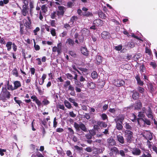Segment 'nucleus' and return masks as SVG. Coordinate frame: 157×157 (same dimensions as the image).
<instances>
[{
  "instance_id": "bf43d9fd",
  "label": "nucleus",
  "mask_w": 157,
  "mask_h": 157,
  "mask_svg": "<svg viewBox=\"0 0 157 157\" xmlns=\"http://www.w3.org/2000/svg\"><path fill=\"white\" fill-rule=\"evenodd\" d=\"M49 101L46 99H44L42 101V103L44 105H45L48 104L49 103Z\"/></svg>"
},
{
  "instance_id": "3c124183",
  "label": "nucleus",
  "mask_w": 157,
  "mask_h": 157,
  "mask_svg": "<svg viewBox=\"0 0 157 157\" xmlns=\"http://www.w3.org/2000/svg\"><path fill=\"white\" fill-rule=\"evenodd\" d=\"M57 122L56 121V117L54 118L53 122V127L55 128H56L57 127Z\"/></svg>"
},
{
  "instance_id": "0e129e2a",
  "label": "nucleus",
  "mask_w": 157,
  "mask_h": 157,
  "mask_svg": "<svg viewBox=\"0 0 157 157\" xmlns=\"http://www.w3.org/2000/svg\"><path fill=\"white\" fill-rule=\"evenodd\" d=\"M51 34L53 36H55L56 35V32L55 29L53 28H52L51 31Z\"/></svg>"
},
{
  "instance_id": "a19ab883",
  "label": "nucleus",
  "mask_w": 157,
  "mask_h": 157,
  "mask_svg": "<svg viewBox=\"0 0 157 157\" xmlns=\"http://www.w3.org/2000/svg\"><path fill=\"white\" fill-rule=\"evenodd\" d=\"M33 42H34V47L35 48V50L36 51L39 50L40 49V46L36 44L35 40L34 39H33Z\"/></svg>"
},
{
  "instance_id": "09e8293b",
  "label": "nucleus",
  "mask_w": 157,
  "mask_h": 157,
  "mask_svg": "<svg viewBox=\"0 0 157 157\" xmlns=\"http://www.w3.org/2000/svg\"><path fill=\"white\" fill-rule=\"evenodd\" d=\"M69 54L72 57H75L76 56V54L75 51H70L69 52Z\"/></svg>"
},
{
  "instance_id": "c03bdc74",
  "label": "nucleus",
  "mask_w": 157,
  "mask_h": 157,
  "mask_svg": "<svg viewBox=\"0 0 157 157\" xmlns=\"http://www.w3.org/2000/svg\"><path fill=\"white\" fill-rule=\"evenodd\" d=\"M85 137L87 140H91L92 138V135L91 134L88 133L85 135Z\"/></svg>"
},
{
  "instance_id": "79ce46f5",
  "label": "nucleus",
  "mask_w": 157,
  "mask_h": 157,
  "mask_svg": "<svg viewBox=\"0 0 157 157\" xmlns=\"http://www.w3.org/2000/svg\"><path fill=\"white\" fill-rule=\"evenodd\" d=\"M145 113L143 112V111L142 110L141 111L139 112L138 117H140L144 118L145 117Z\"/></svg>"
},
{
  "instance_id": "f8f14e48",
  "label": "nucleus",
  "mask_w": 157,
  "mask_h": 157,
  "mask_svg": "<svg viewBox=\"0 0 157 157\" xmlns=\"http://www.w3.org/2000/svg\"><path fill=\"white\" fill-rule=\"evenodd\" d=\"M117 140L121 144H122L124 143V140L123 136L120 135H117Z\"/></svg>"
},
{
  "instance_id": "c9c22d12",
  "label": "nucleus",
  "mask_w": 157,
  "mask_h": 157,
  "mask_svg": "<svg viewBox=\"0 0 157 157\" xmlns=\"http://www.w3.org/2000/svg\"><path fill=\"white\" fill-rule=\"evenodd\" d=\"M147 137L150 140H151L153 138L152 133L150 132H147Z\"/></svg>"
},
{
  "instance_id": "774afa93",
  "label": "nucleus",
  "mask_w": 157,
  "mask_h": 157,
  "mask_svg": "<svg viewBox=\"0 0 157 157\" xmlns=\"http://www.w3.org/2000/svg\"><path fill=\"white\" fill-rule=\"evenodd\" d=\"M66 76L68 79L70 80H72L73 79V76L70 74L67 73L66 74Z\"/></svg>"
},
{
  "instance_id": "ddd939ff",
  "label": "nucleus",
  "mask_w": 157,
  "mask_h": 157,
  "mask_svg": "<svg viewBox=\"0 0 157 157\" xmlns=\"http://www.w3.org/2000/svg\"><path fill=\"white\" fill-rule=\"evenodd\" d=\"M142 103L140 101H138L135 102L134 108L136 109L139 110L142 107Z\"/></svg>"
},
{
  "instance_id": "7c9ffc66",
  "label": "nucleus",
  "mask_w": 157,
  "mask_h": 157,
  "mask_svg": "<svg viewBox=\"0 0 157 157\" xmlns=\"http://www.w3.org/2000/svg\"><path fill=\"white\" fill-rule=\"evenodd\" d=\"M82 15L87 17H91L93 16L92 13L89 11H86L82 13Z\"/></svg>"
},
{
  "instance_id": "338daca9",
  "label": "nucleus",
  "mask_w": 157,
  "mask_h": 157,
  "mask_svg": "<svg viewBox=\"0 0 157 157\" xmlns=\"http://www.w3.org/2000/svg\"><path fill=\"white\" fill-rule=\"evenodd\" d=\"M69 115L71 117L73 118H74L76 116V114H75L73 111H71L69 112Z\"/></svg>"
},
{
  "instance_id": "8fccbe9b",
  "label": "nucleus",
  "mask_w": 157,
  "mask_h": 157,
  "mask_svg": "<svg viewBox=\"0 0 157 157\" xmlns=\"http://www.w3.org/2000/svg\"><path fill=\"white\" fill-rule=\"evenodd\" d=\"M36 89L38 90L39 93L40 95H41L43 94V92L41 89L40 87H39L36 86Z\"/></svg>"
},
{
  "instance_id": "cd10ccee",
  "label": "nucleus",
  "mask_w": 157,
  "mask_h": 157,
  "mask_svg": "<svg viewBox=\"0 0 157 157\" xmlns=\"http://www.w3.org/2000/svg\"><path fill=\"white\" fill-rule=\"evenodd\" d=\"M98 124L101 127L103 128H106L107 126V124L104 122L103 121H98L97 122Z\"/></svg>"
},
{
  "instance_id": "13d9d810",
  "label": "nucleus",
  "mask_w": 157,
  "mask_h": 157,
  "mask_svg": "<svg viewBox=\"0 0 157 157\" xmlns=\"http://www.w3.org/2000/svg\"><path fill=\"white\" fill-rule=\"evenodd\" d=\"M101 117L103 120H105L108 118L107 115L105 113H102L101 115Z\"/></svg>"
},
{
  "instance_id": "72a5a7b5",
  "label": "nucleus",
  "mask_w": 157,
  "mask_h": 157,
  "mask_svg": "<svg viewBox=\"0 0 157 157\" xmlns=\"http://www.w3.org/2000/svg\"><path fill=\"white\" fill-rule=\"evenodd\" d=\"M108 33L106 31H104L102 33L101 36L103 39H106L107 36H108Z\"/></svg>"
},
{
  "instance_id": "864d4df0",
  "label": "nucleus",
  "mask_w": 157,
  "mask_h": 157,
  "mask_svg": "<svg viewBox=\"0 0 157 157\" xmlns=\"http://www.w3.org/2000/svg\"><path fill=\"white\" fill-rule=\"evenodd\" d=\"M58 48L57 47L54 46L52 48V51L53 52H57L58 54H59L61 52V51L59 52L58 51Z\"/></svg>"
},
{
  "instance_id": "423d86ee",
  "label": "nucleus",
  "mask_w": 157,
  "mask_h": 157,
  "mask_svg": "<svg viewBox=\"0 0 157 157\" xmlns=\"http://www.w3.org/2000/svg\"><path fill=\"white\" fill-rule=\"evenodd\" d=\"M59 10L56 11L57 16L60 17L63 16L64 14L65 8L62 6H59L58 7Z\"/></svg>"
},
{
  "instance_id": "a878e982",
  "label": "nucleus",
  "mask_w": 157,
  "mask_h": 157,
  "mask_svg": "<svg viewBox=\"0 0 157 157\" xmlns=\"http://www.w3.org/2000/svg\"><path fill=\"white\" fill-rule=\"evenodd\" d=\"M103 58L100 56H97L96 57V59L98 64H100L102 61Z\"/></svg>"
},
{
  "instance_id": "20e7f679",
  "label": "nucleus",
  "mask_w": 157,
  "mask_h": 157,
  "mask_svg": "<svg viewBox=\"0 0 157 157\" xmlns=\"http://www.w3.org/2000/svg\"><path fill=\"white\" fill-rule=\"evenodd\" d=\"M133 133L131 131L126 130L124 132L125 137L128 143H130L132 140Z\"/></svg>"
},
{
  "instance_id": "6e6d98bb",
  "label": "nucleus",
  "mask_w": 157,
  "mask_h": 157,
  "mask_svg": "<svg viewBox=\"0 0 157 157\" xmlns=\"http://www.w3.org/2000/svg\"><path fill=\"white\" fill-rule=\"evenodd\" d=\"M17 98L15 97L14 98V100L15 102L18 104L19 106H20V104L22 103V101L21 100H17Z\"/></svg>"
},
{
  "instance_id": "f03ea898",
  "label": "nucleus",
  "mask_w": 157,
  "mask_h": 157,
  "mask_svg": "<svg viewBox=\"0 0 157 157\" xmlns=\"http://www.w3.org/2000/svg\"><path fill=\"white\" fill-rule=\"evenodd\" d=\"M74 126L78 133H84L82 131L85 132L87 131L85 125L82 122L78 123L75 122L74 124Z\"/></svg>"
},
{
  "instance_id": "4be33fe9",
  "label": "nucleus",
  "mask_w": 157,
  "mask_h": 157,
  "mask_svg": "<svg viewBox=\"0 0 157 157\" xmlns=\"http://www.w3.org/2000/svg\"><path fill=\"white\" fill-rule=\"evenodd\" d=\"M133 94L132 95V97L133 99L134 100L137 99L139 97V93L137 91H134L133 90L132 91Z\"/></svg>"
},
{
  "instance_id": "69168bd1",
  "label": "nucleus",
  "mask_w": 157,
  "mask_h": 157,
  "mask_svg": "<svg viewBox=\"0 0 157 157\" xmlns=\"http://www.w3.org/2000/svg\"><path fill=\"white\" fill-rule=\"evenodd\" d=\"M35 102L37 104L38 106H40L42 105V103L41 101L37 98L35 101Z\"/></svg>"
},
{
  "instance_id": "dca6fc26",
  "label": "nucleus",
  "mask_w": 157,
  "mask_h": 157,
  "mask_svg": "<svg viewBox=\"0 0 157 157\" xmlns=\"http://www.w3.org/2000/svg\"><path fill=\"white\" fill-rule=\"evenodd\" d=\"M116 123V128L118 130H122L123 128V123L115 122Z\"/></svg>"
},
{
  "instance_id": "473e14b6",
  "label": "nucleus",
  "mask_w": 157,
  "mask_h": 157,
  "mask_svg": "<svg viewBox=\"0 0 157 157\" xmlns=\"http://www.w3.org/2000/svg\"><path fill=\"white\" fill-rule=\"evenodd\" d=\"M147 145L148 147V148L151 150V149H153V147L154 146H155V145H153V143L152 142H150L149 141H147Z\"/></svg>"
},
{
  "instance_id": "9d476101",
  "label": "nucleus",
  "mask_w": 157,
  "mask_h": 157,
  "mask_svg": "<svg viewBox=\"0 0 157 157\" xmlns=\"http://www.w3.org/2000/svg\"><path fill=\"white\" fill-rule=\"evenodd\" d=\"M29 8L28 6H23L22 9L21 10L22 14L24 16L26 15L27 13L28 12Z\"/></svg>"
},
{
  "instance_id": "e2e57ef3",
  "label": "nucleus",
  "mask_w": 157,
  "mask_h": 157,
  "mask_svg": "<svg viewBox=\"0 0 157 157\" xmlns=\"http://www.w3.org/2000/svg\"><path fill=\"white\" fill-rule=\"evenodd\" d=\"M70 85H71L70 84V82L69 81H67L65 82V83L64 84V86L65 87H67V86H69Z\"/></svg>"
},
{
  "instance_id": "ea45409f",
  "label": "nucleus",
  "mask_w": 157,
  "mask_h": 157,
  "mask_svg": "<svg viewBox=\"0 0 157 157\" xmlns=\"http://www.w3.org/2000/svg\"><path fill=\"white\" fill-rule=\"evenodd\" d=\"M94 130L97 132V133H99L101 131L98 125H95L94 127Z\"/></svg>"
},
{
  "instance_id": "6ab92c4d",
  "label": "nucleus",
  "mask_w": 157,
  "mask_h": 157,
  "mask_svg": "<svg viewBox=\"0 0 157 157\" xmlns=\"http://www.w3.org/2000/svg\"><path fill=\"white\" fill-rule=\"evenodd\" d=\"M14 87L15 90L17 89L18 88L20 87L21 86V83L20 81H16L13 82Z\"/></svg>"
},
{
  "instance_id": "4468645a",
  "label": "nucleus",
  "mask_w": 157,
  "mask_h": 157,
  "mask_svg": "<svg viewBox=\"0 0 157 157\" xmlns=\"http://www.w3.org/2000/svg\"><path fill=\"white\" fill-rule=\"evenodd\" d=\"M81 51L82 54L85 56H87L88 55V51L85 47H81Z\"/></svg>"
},
{
  "instance_id": "6e6552de",
  "label": "nucleus",
  "mask_w": 157,
  "mask_h": 157,
  "mask_svg": "<svg viewBox=\"0 0 157 157\" xmlns=\"http://www.w3.org/2000/svg\"><path fill=\"white\" fill-rule=\"evenodd\" d=\"M125 118V115L122 114H120L115 118L114 121L115 122L123 123Z\"/></svg>"
},
{
  "instance_id": "4c0bfd02",
  "label": "nucleus",
  "mask_w": 157,
  "mask_h": 157,
  "mask_svg": "<svg viewBox=\"0 0 157 157\" xmlns=\"http://www.w3.org/2000/svg\"><path fill=\"white\" fill-rule=\"evenodd\" d=\"M47 7H46V5H43L41 7V9L42 12L44 13H45L47 11Z\"/></svg>"
},
{
  "instance_id": "7ed1b4c3",
  "label": "nucleus",
  "mask_w": 157,
  "mask_h": 157,
  "mask_svg": "<svg viewBox=\"0 0 157 157\" xmlns=\"http://www.w3.org/2000/svg\"><path fill=\"white\" fill-rule=\"evenodd\" d=\"M141 110L145 113L148 118H150L152 120H153L154 118L153 113L150 106L148 107L147 109L145 107H143L142 108Z\"/></svg>"
},
{
  "instance_id": "aec40b11",
  "label": "nucleus",
  "mask_w": 157,
  "mask_h": 157,
  "mask_svg": "<svg viewBox=\"0 0 157 157\" xmlns=\"http://www.w3.org/2000/svg\"><path fill=\"white\" fill-rule=\"evenodd\" d=\"M78 19V17L77 16H73L71 17L69 23H71V25H73L74 24L75 22L77 21Z\"/></svg>"
},
{
  "instance_id": "4d7b16f0",
  "label": "nucleus",
  "mask_w": 157,
  "mask_h": 157,
  "mask_svg": "<svg viewBox=\"0 0 157 157\" xmlns=\"http://www.w3.org/2000/svg\"><path fill=\"white\" fill-rule=\"evenodd\" d=\"M84 150L88 152H91L92 151V148L90 147H88L84 149Z\"/></svg>"
},
{
  "instance_id": "1a4fd4ad",
  "label": "nucleus",
  "mask_w": 157,
  "mask_h": 157,
  "mask_svg": "<svg viewBox=\"0 0 157 157\" xmlns=\"http://www.w3.org/2000/svg\"><path fill=\"white\" fill-rule=\"evenodd\" d=\"M132 154L138 156L140 155L141 153V151L138 148H134L131 150Z\"/></svg>"
},
{
  "instance_id": "f257e3e1",
  "label": "nucleus",
  "mask_w": 157,
  "mask_h": 157,
  "mask_svg": "<svg viewBox=\"0 0 157 157\" xmlns=\"http://www.w3.org/2000/svg\"><path fill=\"white\" fill-rule=\"evenodd\" d=\"M11 94L6 87H2V90L0 94V100L5 102L6 100L10 98Z\"/></svg>"
},
{
  "instance_id": "393cba45",
  "label": "nucleus",
  "mask_w": 157,
  "mask_h": 157,
  "mask_svg": "<svg viewBox=\"0 0 157 157\" xmlns=\"http://www.w3.org/2000/svg\"><path fill=\"white\" fill-rule=\"evenodd\" d=\"M64 102L65 106L68 109H71L72 108V106L71 105V103L67 100H65L64 101Z\"/></svg>"
},
{
  "instance_id": "a211bd4d",
  "label": "nucleus",
  "mask_w": 157,
  "mask_h": 157,
  "mask_svg": "<svg viewBox=\"0 0 157 157\" xmlns=\"http://www.w3.org/2000/svg\"><path fill=\"white\" fill-rule=\"evenodd\" d=\"M66 43L68 44V45L71 46H74L75 44L74 40L70 38H68L66 42Z\"/></svg>"
},
{
  "instance_id": "c85d7f7f",
  "label": "nucleus",
  "mask_w": 157,
  "mask_h": 157,
  "mask_svg": "<svg viewBox=\"0 0 157 157\" xmlns=\"http://www.w3.org/2000/svg\"><path fill=\"white\" fill-rule=\"evenodd\" d=\"M102 143V140H96L93 141V144L94 145H100Z\"/></svg>"
},
{
  "instance_id": "e433bc0d",
  "label": "nucleus",
  "mask_w": 157,
  "mask_h": 157,
  "mask_svg": "<svg viewBox=\"0 0 157 157\" xmlns=\"http://www.w3.org/2000/svg\"><path fill=\"white\" fill-rule=\"evenodd\" d=\"M91 77L94 79L97 78L98 74L96 72L94 71L93 72L91 75Z\"/></svg>"
},
{
  "instance_id": "5701e85b",
  "label": "nucleus",
  "mask_w": 157,
  "mask_h": 157,
  "mask_svg": "<svg viewBox=\"0 0 157 157\" xmlns=\"http://www.w3.org/2000/svg\"><path fill=\"white\" fill-rule=\"evenodd\" d=\"M68 100L71 103L73 104V105L76 107H78V104L75 102V100L71 98H67Z\"/></svg>"
},
{
  "instance_id": "052dcab7",
  "label": "nucleus",
  "mask_w": 157,
  "mask_h": 157,
  "mask_svg": "<svg viewBox=\"0 0 157 157\" xmlns=\"http://www.w3.org/2000/svg\"><path fill=\"white\" fill-rule=\"evenodd\" d=\"M29 6L30 8V12L31 13L32 11V9L34 7L33 3L32 2H30L29 3Z\"/></svg>"
},
{
  "instance_id": "603ef678",
  "label": "nucleus",
  "mask_w": 157,
  "mask_h": 157,
  "mask_svg": "<svg viewBox=\"0 0 157 157\" xmlns=\"http://www.w3.org/2000/svg\"><path fill=\"white\" fill-rule=\"evenodd\" d=\"M150 65L154 69H155L156 66L157 65L155 62H150Z\"/></svg>"
},
{
  "instance_id": "bb28decb",
  "label": "nucleus",
  "mask_w": 157,
  "mask_h": 157,
  "mask_svg": "<svg viewBox=\"0 0 157 157\" xmlns=\"http://www.w3.org/2000/svg\"><path fill=\"white\" fill-rule=\"evenodd\" d=\"M12 44V43L11 41H9L7 42L6 45V47L7 48V51H10L11 50Z\"/></svg>"
},
{
  "instance_id": "2eb2a0df",
  "label": "nucleus",
  "mask_w": 157,
  "mask_h": 157,
  "mask_svg": "<svg viewBox=\"0 0 157 157\" xmlns=\"http://www.w3.org/2000/svg\"><path fill=\"white\" fill-rule=\"evenodd\" d=\"M135 78L137 81V83L140 86H143L144 83L143 81L141 80L140 76L138 75H136L135 77Z\"/></svg>"
},
{
  "instance_id": "b1692460",
  "label": "nucleus",
  "mask_w": 157,
  "mask_h": 157,
  "mask_svg": "<svg viewBox=\"0 0 157 157\" xmlns=\"http://www.w3.org/2000/svg\"><path fill=\"white\" fill-rule=\"evenodd\" d=\"M110 150L112 153L115 154V155L119 154V150L118 148L116 147H113L111 148Z\"/></svg>"
},
{
  "instance_id": "58836bf2",
  "label": "nucleus",
  "mask_w": 157,
  "mask_h": 157,
  "mask_svg": "<svg viewBox=\"0 0 157 157\" xmlns=\"http://www.w3.org/2000/svg\"><path fill=\"white\" fill-rule=\"evenodd\" d=\"M7 89L9 90H10L12 91L15 90L14 89V87H13L11 84H10L9 83V82H8L7 84Z\"/></svg>"
},
{
  "instance_id": "9b49d317",
  "label": "nucleus",
  "mask_w": 157,
  "mask_h": 157,
  "mask_svg": "<svg viewBox=\"0 0 157 157\" xmlns=\"http://www.w3.org/2000/svg\"><path fill=\"white\" fill-rule=\"evenodd\" d=\"M107 142L108 143L109 146H112L115 145L116 144V142L113 138H109L107 140Z\"/></svg>"
},
{
  "instance_id": "a18cd8bd",
  "label": "nucleus",
  "mask_w": 157,
  "mask_h": 157,
  "mask_svg": "<svg viewBox=\"0 0 157 157\" xmlns=\"http://www.w3.org/2000/svg\"><path fill=\"white\" fill-rule=\"evenodd\" d=\"M122 48V46L121 44L115 47V49L117 51L121 50Z\"/></svg>"
},
{
  "instance_id": "f704fd0d",
  "label": "nucleus",
  "mask_w": 157,
  "mask_h": 157,
  "mask_svg": "<svg viewBox=\"0 0 157 157\" xmlns=\"http://www.w3.org/2000/svg\"><path fill=\"white\" fill-rule=\"evenodd\" d=\"M12 72L13 75H15L16 77H18V71L16 68H14L13 69Z\"/></svg>"
},
{
  "instance_id": "5fc2aeb1",
  "label": "nucleus",
  "mask_w": 157,
  "mask_h": 157,
  "mask_svg": "<svg viewBox=\"0 0 157 157\" xmlns=\"http://www.w3.org/2000/svg\"><path fill=\"white\" fill-rule=\"evenodd\" d=\"M64 28H65L67 30H68L70 29L71 26L70 25L66 23L64 24Z\"/></svg>"
},
{
  "instance_id": "f3484780",
  "label": "nucleus",
  "mask_w": 157,
  "mask_h": 157,
  "mask_svg": "<svg viewBox=\"0 0 157 157\" xmlns=\"http://www.w3.org/2000/svg\"><path fill=\"white\" fill-rule=\"evenodd\" d=\"M141 157H152L151 154L150 153L148 150H145L144 151Z\"/></svg>"
},
{
  "instance_id": "de8ad7c7",
  "label": "nucleus",
  "mask_w": 157,
  "mask_h": 157,
  "mask_svg": "<svg viewBox=\"0 0 157 157\" xmlns=\"http://www.w3.org/2000/svg\"><path fill=\"white\" fill-rule=\"evenodd\" d=\"M66 154L67 156L69 157H73L72 155V153L71 151L70 150H68L66 151Z\"/></svg>"
},
{
  "instance_id": "37998d69",
  "label": "nucleus",
  "mask_w": 157,
  "mask_h": 157,
  "mask_svg": "<svg viewBox=\"0 0 157 157\" xmlns=\"http://www.w3.org/2000/svg\"><path fill=\"white\" fill-rule=\"evenodd\" d=\"M137 89L139 92L141 94H143L144 91V88L139 86L137 88Z\"/></svg>"
},
{
  "instance_id": "49530a36",
  "label": "nucleus",
  "mask_w": 157,
  "mask_h": 157,
  "mask_svg": "<svg viewBox=\"0 0 157 157\" xmlns=\"http://www.w3.org/2000/svg\"><path fill=\"white\" fill-rule=\"evenodd\" d=\"M119 154H120L122 157H125V154L124 151L122 150H120L119 151Z\"/></svg>"
},
{
  "instance_id": "412c9836",
  "label": "nucleus",
  "mask_w": 157,
  "mask_h": 157,
  "mask_svg": "<svg viewBox=\"0 0 157 157\" xmlns=\"http://www.w3.org/2000/svg\"><path fill=\"white\" fill-rule=\"evenodd\" d=\"M124 127L127 130H128L130 131L132 129V128L130 123H127V122H125L124 124Z\"/></svg>"
},
{
  "instance_id": "2f4dec72",
  "label": "nucleus",
  "mask_w": 157,
  "mask_h": 157,
  "mask_svg": "<svg viewBox=\"0 0 157 157\" xmlns=\"http://www.w3.org/2000/svg\"><path fill=\"white\" fill-rule=\"evenodd\" d=\"M135 44L132 41L128 42L127 44V47L130 48H132L135 46Z\"/></svg>"
},
{
  "instance_id": "680f3d73",
  "label": "nucleus",
  "mask_w": 157,
  "mask_h": 157,
  "mask_svg": "<svg viewBox=\"0 0 157 157\" xmlns=\"http://www.w3.org/2000/svg\"><path fill=\"white\" fill-rule=\"evenodd\" d=\"M67 4L68 7L71 8L74 5V3L72 2L69 1L67 3Z\"/></svg>"
},
{
  "instance_id": "39448f33",
  "label": "nucleus",
  "mask_w": 157,
  "mask_h": 157,
  "mask_svg": "<svg viewBox=\"0 0 157 157\" xmlns=\"http://www.w3.org/2000/svg\"><path fill=\"white\" fill-rule=\"evenodd\" d=\"M137 121L138 124L140 125L142 124H143L144 125H145V124L149 125H151L150 121L147 118L144 119L142 118H138L137 119Z\"/></svg>"
},
{
  "instance_id": "c756f323",
  "label": "nucleus",
  "mask_w": 157,
  "mask_h": 157,
  "mask_svg": "<svg viewBox=\"0 0 157 157\" xmlns=\"http://www.w3.org/2000/svg\"><path fill=\"white\" fill-rule=\"evenodd\" d=\"M98 16L100 17L102 19H105V18L106 16L105 14L102 11H99L98 12Z\"/></svg>"
},
{
  "instance_id": "0eeeda50",
  "label": "nucleus",
  "mask_w": 157,
  "mask_h": 157,
  "mask_svg": "<svg viewBox=\"0 0 157 157\" xmlns=\"http://www.w3.org/2000/svg\"><path fill=\"white\" fill-rule=\"evenodd\" d=\"M27 20L24 19L23 22L24 24V25L27 28L30 29L31 28V21L30 18L29 17H27Z\"/></svg>"
}]
</instances>
